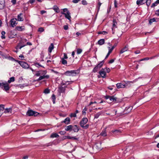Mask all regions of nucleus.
I'll return each mask as SVG.
<instances>
[{
	"mask_svg": "<svg viewBox=\"0 0 159 159\" xmlns=\"http://www.w3.org/2000/svg\"><path fill=\"white\" fill-rule=\"evenodd\" d=\"M47 71L46 70H40L36 71L35 75L36 76H39V78L36 80L35 81H39L44 79H48L49 78V75H46Z\"/></svg>",
	"mask_w": 159,
	"mask_h": 159,
	"instance_id": "obj_1",
	"label": "nucleus"
},
{
	"mask_svg": "<svg viewBox=\"0 0 159 159\" xmlns=\"http://www.w3.org/2000/svg\"><path fill=\"white\" fill-rule=\"evenodd\" d=\"M132 83V82L131 81H127L125 83H118L116 84V87L118 89L128 87L130 86V84Z\"/></svg>",
	"mask_w": 159,
	"mask_h": 159,
	"instance_id": "obj_2",
	"label": "nucleus"
},
{
	"mask_svg": "<svg viewBox=\"0 0 159 159\" xmlns=\"http://www.w3.org/2000/svg\"><path fill=\"white\" fill-rule=\"evenodd\" d=\"M76 70H71L66 71L64 73V74L68 76H73L76 75Z\"/></svg>",
	"mask_w": 159,
	"mask_h": 159,
	"instance_id": "obj_3",
	"label": "nucleus"
},
{
	"mask_svg": "<svg viewBox=\"0 0 159 159\" xmlns=\"http://www.w3.org/2000/svg\"><path fill=\"white\" fill-rule=\"evenodd\" d=\"M39 114V113L38 112L33 111L31 109L29 110L26 113L27 115L29 116H37Z\"/></svg>",
	"mask_w": 159,
	"mask_h": 159,
	"instance_id": "obj_4",
	"label": "nucleus"
},
{
	"mask_svg": "<svg viewBox=\"0 0 159 159\" xmlns=\"http://www.w3.org/2000/svg\"><path fill=\"white\" fill-rule=\"evenodd\" d=\"M104 64L103 61H101L93 69V72L95 73L99 70L102 67Z\"/></svg>",
	"mask_w": 159,
	"mask_h": 159,
	"instance_id": "obj_5",
	"label": "nucleus"
},
{
	"mask_svg": "<svg viewBox=\"0 0 159 159\" xmlns=\"http://www.w3.org/2000/svg\"><path fill=\"white\" fill-rule=\"evenodd\" d=\"M104 98L106 99H109L111 102H115L117 99V98L114 96L106 95L104 96Z\"/></svg>",
	"mask_w": 159,
	"mask_h": 159,
	"instance_id": "obj_6",
	"label": "nucleus"
},
{
	"mask_svg": "<svg viewBox=\"0 0 159 159\" xmlns=\"http://www.w3.org/2000/svg\"><path fill=\"white\" fill-rule=\"evenodd\" d=\"M16 61L23 68L25 69L29 68V66L27 63L19 60H16Z\"/></svg>",
	"mask_w": 159,
	"mask_h": 159,
	"instance_id": "obj_7",
	"label": "nucleus"
},
{
	"mask_svg": "<svg viewBox=\"0 0 159 159\" xmlns=\"http://www.w3.org/2000/svg\"><path fill=\"white\" fill-rule=\"evenodd\" d=\"M113 24H112V34H114L115 33V28H117V23L116 20L113 19Z\"/></svg>",
	"mask_w": 159,
	"mask_h": 159,
	"instance_id": "obj_8",
	"label": "nucleus"
},
{
	"mask_svg": "<svg viewBox=\"0 0 159 159\" xmlns=\"http://www.w3.org/2000/svg\"><path fill=\"white\" fill-rule=\"evenodd\" d=\"M88 121V119L87 118H83L80 122V126H82L86 124Z\"/></svg>",
	"mask_w": 159,
	"mask_h": 159,
	"instance_id": "obj_9",
	"label": "nucleus"
},
{
	"mask_svg": "<svg viewBox=\"0 0 159 159\" xmlns=\"http://www.w3.org/2000/svg\"><path fill=\"white\" fill-rule=\"evenodd\" d=\"M66 86L62 87V86H59L58 87V92L61 93H64L66 90Z\"/></svg>",
	"mask_w": 159,
	"mask_h": 159,
	"instance_id": "obj_10",
	"label": "nucleus"
},
{
	"mask_svg": "<svg viewBox=\"0 0 159 159\" xmlns=\"http://www.w3.org/2000/svg\"><path fill=\"white\" fill-rule=\"evenodd\" d=\"M99 73L102 78H105L106 77V73L104 71L103 69H102L100 71Z\"/></svg>",
	"mask_w": 159,
	"mask_h": 159,
	"instance_id": "obj_11",
	"label": "nucleus"
},
{
	"mask_svg": "<svg viewBox=\"0 0 159 159\" xmlns=\"http://www.w3.org/2000/svg\"><path fill=\"white\" fill-rule=\"evenodd\" d=\"M61 13L62 14L64 15L65 16V17L66 18L69 20H70L71 16L70 15V12L69 11H67V13H66L64 12H61Z\"/></svg>",
	"mask_w": 159,
	"mask_h": 159,
	"instance_id": "obj_12",
	"label": "nucleus"
},
{
	"mask_svg": "<svg viewBox=\"0 0 159 159\" xmlns=\"http://www.w3.org/2000/svg\"><path fill=\"white\" fill-rule=\"evenodd\" d=\"M128 50V45H126V46L122 48L120 51V53L122 54L125 51H127Z\"/></svg>",
	"mask_w": 159,
	"mask_h": 159,
	"instance_id": "obj_13",
	"label": "nucleus"
},
{
	"mask_svg": "<svg viewBox=\"0 0 159 159\" xmlns=\"http://www.w3.org/2000/svg\"><path fill=\"white\" fill-rule=\"evenodd\" d=\"M72 130L75 132H77L80 130V128L77 125H72Z\"/></svg>",
	"mask_w": 159,
	"mask_h": 159,
	"instance_id": "obj_14",
	"label": "nucleus"
},
{
	"mask_svg": "<svg viewBox=\"0 0 159 159\" xmlns=\"http://www.w3.org/2000/svg\"><path fill=\"white\" fill-rule=\"evenodd\" d=\"M101 143H96L95 144L94 147L98 150H101Z\"/></svg>",
	"mask_w": 159,
	"mask_h": 159,
	"instance_id": "obj_15",
	"label": "nucleus"
},
{
	"mask_svg": "<svg viewBox=\"0 0 159 159\" xmlns=\"http://www.w3.org/2000/svg\"><path fill=\"white\" fill-rule=\"evenodd\" d=\"M146 0H137L136 2V4L137 5H143L145 3Z\"/></svg>",
	"mask_w": 159,
	"mask_h": 159,
	"instance_id": "obj_16",
	"label": "nucleus"
},
{
	"mask_svg": "<svg viewBox=\"0 0 159 159\" xmlns=\"http://www.w3.org/2000/svg\"><path fill=\"white\" fill-rule=\"evenodd\" d=\"M54 48V46L53 44V43H51L48 48V52L50 53H51Z\"/></svg>",
	"mask_w": 159,
	"mask_h": 159,
	"instance_id": "obj_17",
	"label": "nucleus"
},
{
	"mask_svg": "<svg viewBox=\"0 0 159 159\" xmlns=\"http://www.w3.org/2000/svg\"><path fill=\"white\" fill-rule=\"evenodd\" d=\"M20 43H19V44L16 46L15 48L18 50L19 49H20L22 48L25 46V45H20Z\"/></svg>",
	"mask_w": 159,
	"mask_h": 159,
	"instance_id": "obj_18",
	"label": "nucleus"
},
{
	"mask_svg": "<svg viewBox=\"0 0 159 159\" xmlns=\"http://www.w3.org/2000/svg\"><path fill=\"white\" fill-rule=\"evenodd\" d=\"M4 90L7 91L9 90L10 87H9V84L7 83H6L5 85L4 86Z\"/></svg>",
	"mask_w": 159,
	"mask_h": 159,
	"instance_id": "obj_19",
	"label": "nucleus"
},
{
	"mask_svg": "<svg viewBox=\"0 0 159 159\" xmlns=\"http://www.w3.org/2000/svg\"><path fill=\"white\" fill-rule=\"evenodd\" d=\"M12 111V109L11 107L9 108H5L4 112L5 113H11Z\"/></svg>",
	"mask_w": 159,
	"mask_h": 159,
	"instance_id": "obj_20",
	"label": "nucleus"
},
{
	"mask_svg": "<svg viewBox=\"0 0 159 159\" xmlns=\"http://www.w3.org/2000/svg\"><path fill=\"white\" fill-rule=\"evenodd\" d=\"M22 13H20L17 16V20L19 21H23L24 20L23 18L21 17Z\"/></svg>",
	"mask_w": 159,
	"mask_h": 159,
	"instance_id": "obj_21",
	"label": "nucleus"
},
{
	"mask_svg": "<svg viewBox=\"0 0 159 159\" xmlns=\"http://www.w3.org/2000/svg\"><path fill=\"white\" fill-rule=\"evenodd\" d=\"M16 29L17 30L19 31H22L25 30V27L23 26H17L16 27Z\"/></svg>",
	"mask_w": 159,
	"mask_h": 159,
	"instance_id": "obj_22",
	"label": "nucleus"
},
{
	"mask_svg": "<svg viewBox=\"0 0 159 159\" xmlns=\"http://www.w3.org/2000/svg\"><path fill=\"white\" fill-rule=\"evenodd\" d=\"M70 118L69 117H67L62 122H63L65 123L66 124H68L70 123Z\"/></svg>",
	"mask_w": 159,
	"mask_h": 159,
	"instance_id": "obj_23",
	"label": "nucleus"
},
{
	"mask_svg": "<svg viewBox=\"0 0 159 159\" xmlns=\"http://www.w3.org/2000/svg\"><path fill=\"white\" fill-rule=\"evenodd\" d=\"M105 40L104 39H101L98 42V43L100 45H102L104 43Z\"/></svg>",
	"mask_w": 159,
	"mask_h": 159,
	"instance_id": "obj_24",
	"label": "nucleus"
},
{
	"mask_svg": "<svg viewBox=\"0 0 159 159\" xmlns=\"http://www.w3.org/2000/svg\"><path fill=\"white\" fill-rule=\"evenodd\" d=\"M16 21L14 19H12L11 20V25L14 27L16 25Z\"/></svg>",
	"mask_w": 159,
	"mask_h": 159,
	"instance_id": "obj_25",
	"label": "nucleus"
},
{
	"mask_svg": "<svg viewBox=\"0 0 159 159\" xmlns=\"http://www.w3.org/2000/svg\"><path fill=\"white\" fill-rule=\"evenodd\" d=\"M100 135L103 137H105L107 136V134L105 129H103L101 133H100Z\"/></svg>",
	"mask_w": 159,
	"mask_h": 159,
	"instance_id": "obj_26",
	"label": "nucleus"
},
{
	"mask_svg": "<svg viewBox=\"0 0 159 159\" xmlns=\"http://www.w3.org/2000/svg\"><path fill=\"white\" fill-rule=\"evenodd\" d=\"M72 125H70L66 127L65 130L66 131H71L72 130Z\"/></svg>",
	"mask_w": 159,
	"mask_h": 159,
	"instance_id": "obj_27",
	"label": "nucleus"
},
{
	"mask_svg": "<svg viewBox=\"0 0 159 159\" xmlns=\"http://www.w3.org/2000/svg\"><path fill=\"white\" fill-rule=\"evenodd\" d=\"M111 132H112L114 134H120L121 133V132L120 130H112L111 131Z\"/></svg>",
	"mask_w": 159,
	"mask_h": 159,
	"instance_id": "obj_28",
	"label": "nucleus"
},
{
	"mask_svg": "<svg viewBox=\"0 0 159 159\" xmlns=\"http://www.w3.org/2000/svg\"><path fill=\"white\" fill-rule=\"evenodd\" d=\"M101 4L102 3L100 2L99 0H98V4L96 6V7L98 9V11H99Z\"/></svg>",
	"mask_w": 159,
	"mask_h": 159,
	"instance_id": "obj_29",
	"label": "nucleus"
},
{
	"mask_svg": "<svg viewBox=\"0 0 159 159\" xmlns=\"http://www.w3.org/2000/svg\"><path fill=\"white\" fill-rule=\"evenodd\" d=\"M59 135L57 133H53L50 136V137L52 138H58Z\"/></svg>",
	"mask_w": 159,
	"mask_h": 159,
	"instance_id": "obj_30",
	"label": "nucleus"
},
{
	"mask_svg": "<svg viewBox=\"0 0 159 159\" xmlns=\"http://www.w3.org/2000/svg\"><path fill=\"white\" fill-rule=\"evenodd\" d=\"M102 112H99L97 113L94 116V118H98L99 116L102 114Z\"/></svg>",
	"mask_w": 159,
	"mask_h": 159,
	"instance_id": "obj_31",
	"label": "nucleus"
},
{
	"mask_svg": "<svg viewBox=\"0 0 159 159\" xmlns=\"http://www.w3.org/2000/svg\"><path fill=\"white\" fill-rule=\"evenodd\" d=\"M53 9L56 12H58L59 11V8L57 6H54L53 7Z\"/></svg>",
	"mask_w": 159,
	"mask_h": 159,
	"instance_id": "obj_32",
	"label": "nucleus"
},
{
	"mask_svg": "<svg viewBox=\"0 0 159 159\" xmlns=\"http://www.w3.org/2000/svg\"><path fill=\"white\" fill-rule=\"evenodd\" d=\"M132 107L130 106V107H126L125 110L127 111V112H129L130 111L132 110Z\"/></svg>",
	"mask_w": 159,
	"mask_h": 159,
	"instance_id": "obj_33",
	"label": "nucleus"
},
{
	"mask_svg": "<svg viewBox=\"0 0 159 159\" xmlns=\"http://www.w3.org/2000/svg\"><path fill=\"white\" fill-rule=\"evenodd\" d=\"M15 81V78L13 77H11L10 78V79L8 80V83H10L11 82H13Z\"/></svg>",
	"mask_w": 159,
	"mask_h": 159,
	"instance_id": "obj_34",
	"label": "nucleus"
},
{
	"mask_svg": "<svg viewBox=\"0 0 159 159\" xmlns=\"http://www.w3.org/2000/svg\"><path fill=\"white\" fill-rule=\"evenodd\" d=\"M156 20L154 18L151 19L149 21V24L150 25H151L153 22H156Z\"/></svg>",
	"mask_w": 159,
	"mask_h": 159,
	"instance_id": "obj_35",
	"label": "nucleus"
},
{
	"mask_svg": "<svg viewBox=\"0 0 159 159\" xmlns=\"http://www.w3.org/2000/svg\"><path fill=\"white\" fill-rule=\"evenodd\" d=\"M6 32L4 31H2L1 32L2 36L1 38L2 39H5V34Z\"/></svg>",
	"mask_w": 159,
	"mask_h": 159,
	"instance_id": "obj_36",
	"label": "nucleus"
},
{
	"mask_svg": "<svg viewBox=\"0 0 159 159\" xmlns=\"http://www.w3.org/2000/svg\"><path fill=\"white\" fill-rule=\"evenodd\" d=\"M52 101L53 104L55 103V100H56V97L55 96L54 94H53L52 96Z\"/></svg>",
	"mask_w": 159,
	"mask_h": 159,
	"instance_id": "obj_37",
	"label": "nucleus"
},
{
	"mask_svg": "<svg viewBox=\"0 0 159 159\" xmlns=\"http://www.w3.org/2000/svg\"><path fill=\"white\" fill-rule=\"evenodd\" d=\"M151 2V0H147L145 2V3H146V5L148 7L150 5Z\"/></svg>",
	"mask_w": 159,
	"mask_h": 159,
	"instance_id": "obj_38",
	"label": "nucleus"
},
{
	"mask_svg": "<svg viewBox=\"0 0 159 159\" xmlns=\"http://www.w3.org/2000/svg\"><path fill=\"white\" fill-rule=\"evenodd\" d=\"M108 32L105 31H100L98 33V34H102L103 35H105L107 34Z\"/></svg>",
	"mask_w": 159,
	"mask_h": 159,
	"instance_id": "obj_39",
	"label": "nucleus"
},
{
	"mask_svg": "<svg viewBox=\"0 0 159 159\" xmlns=\"http://www.w3.org/2000/svg\"><path fill=\"white\" fill-rule=\"evenodd\" d=\"M61 63L63 65H66L67 63V61L64 58H61Z\"/></svg>",
	"mask_w": 159,
	"mask_h": 159,
	"instance_id": "obj_40",
	"label": "nucleus"
},
{
	"mask_svg": "<svg viewBox=\"0 0 159 159\" xmlns=\"http://www.w3.org/2000/svg\"><path fill=\"white\" fill-rule=\"evenodd\" d=\"M50 90L48 89H45L44 91V93L45 94H48L50 93Z\"/></svg>",
	"mask_w": 159,
	"mask_h": 159,
	"instance_id": "obj_41",
	"label": "nucleus"
},
{
	"mask_svg": "<svg viewBox=\"0 0 159 159\" xmlns=\"http://www.w3.org/2000/svg\"><path fill=\"white\" fill-rule=\"evenodd\" d=\"M5 110L4 108V105L3 104H1L0 105V111H1V110Z\"/></svg>",
	"mask_w": 159,
	"mask_h": 159,
	"instance_id": "obj_42",
	"label": "nucleus"
},
{
	"mask_svg": "<svg viewBox=\"0 0 159 159\" xmlns=\"http://www.w3.org/2000/svg\"><path fill=\"white\" fill-rule=\"evenodd\" d=\"M82 52V50L80 48H78L77 50V53L79 54L81 53Z\"/></svg>",
	"mask_w": 159,
	"mask_h": 159,
	"instance_id": "obj_43",
	"label": "nucleus"
},
{
	"mask_svg": "<svg viewBox=\"0 0 159 159\" xmlns=\"http://www.w3.org/2000/svg\"><path fill=\"white\" fill-rule=\"evenodd\" d=\"M89 124H87L85 126L84 125L81 126V127L84 129H87L89 128Z\"/></svg>",
	"mask_w": 159,
	"mask_h": 159,
	"instance_id": "obj_44",
	"label": "nucleus"
},
{
	"mask_svg": "<svg viewBox=\"0 0 159 159\" xmlns=\"http://www.w3.org/2000/svg\"><path fill=\"white\" fill-rule=\"evenodd\" d=\"M108 48L109 51L108 53L110 54L112 52V50L114 49V47H112L111 48L110 47H108Z\"/></svg>",
	"mask_w": 159,
	"mask_h": 159,
	"instance_id": "obj_45",
	"label": "nucleus"
},
{
	"mask_svg": "<svg viewBox=\"0 0 159 159\" xmlns=\"http://www.w3.org/2000/svg\"><path fill=\"white\" fill-rule=\"evenodd\" d=\"M71 117H75L76 116V115L75 113H71L70 116Z\"/></svg>",
	"mask_w": 159,
	"mask_h": 159,
	"instance_id": "obj_46",
	"label": "nucleus"
},
{
	"mask_svg": "<svg viewBox=\"0 0 159 159\" xmlns=\"http://www.w3.org/2000/svg\"><path fill=\"white\" fill-rule=\"evenodd\" d=\"M81 2L82 4L83 5H86L87 4V2L85 0H83Z\"/></svg>",
	"mask_w": 159,
	"mask_h": 159,
	"instance_id": "obj_47",
	"label": "nucleus"
},
{
	"mask_svg": "<svg viewBox=\"0 0 159 159\" xmlns=\"http://www.w3.org/2000/svg\"><path fill=\"white\" fill-rule=\"evenodd\" d=\"M1 6H0V9L2 10L4 8L5 6V4L4 3H3L2 4H1Z\"/></svg>",
	"mask_w": 159,
	"mask_h": 159,
	"instance_id": "obj_48",
	"label": "nucleus"
},
{
	"mask_svg": "<svg viewBox=\"0 0 159 159\" xmlns=\"http://www.w3.org/2000/svg\"><path fill=\"white\" fill-rule=\"evenodd\" d=\"M66 133V132L65 131H61L59 132V133L62 135H64Z\"/></svg>",
	"mask_w": 159,
	"mask_h": 159,
	"instance_id": "obj_49",
	"label": "nucleus"
},
{
	"mask_svg": "<svg viewBox=\"0 0 159 159\" xmlns=\"http://www.w3.org/2000/svg\"><path fill=\"white\" fill-rule=\"evenodd\" d=\"M44 30V29L43 28L40 27L39 28L38 31L40 32H42Z\"/></svg>",
	"mask_w": 159,
	"mask_h": 159,
	"instance_id": "obj_50",
	"label": "nucleus"
},
{
	"mask_svg": "<svg viewBox=\"0 0 159 159\" xmlns=\"http://www.w3.org/2000/svg\"><path fill=\"white\" fill-rule=\"evenodd\" d=\"M6 83H0V87L2 88L4 87V86L5 85Z\"/></svg>",
	"mask_w": 159,
	"mask_h": 159,
	"instance_id": "obj_51",
	"label": "nucleus"
},
{
	"mask_svg": "<svg viewBox=\"0 0 159 159\" xmlns=\"http://www.w3.org/2000/svg\"><path fill=\"white\" fill-rule=\"evenodd\" d=\"M68 58L67 55L66 53H64V57L62 58H64V59H67Z\"/></svg>",
	"mask_w": 159,
	"mask_h": 159,
	"instance_id": "obj_52",
	"label": "nucleus"
},
{
	"mask_svg": "<svg viewBox=\"0 0 159 159\" xmlns=\"http://www.w3.org/2000/svg\"><path fill=\"white\" fill-rule=\"evenodd\" d=\"M157 3H156V2H155L154 3H153L152 5L151 6V7H154L156 6H157Z\"/></svg>",
	"mask_w": 159,
	"mask_h": 159,
	"instance_id": "obj_53",
	"label": "nucleus"
},
{
	"mask_svg": "<svg viewBox=\"0 0 159 159\" xmlns=\"http://www.w3.org/2000/svg\"><path fill=\"white\" fill-rule=\"evenodd\" d=\"M115 59H111L109 61L108 63L109 64H111L113 63L114 62Z\"/></svg>",
	"mask_w": 159,
	"mask_h": 159,
	"instance_id": "obj_54",
	"label": "nucleus"
},
{
	"mask_svg": "<svg viewBox=\"0 0 159 159\" xmlns=\"http://www.w3.org/2000/svg\"><path fill=\"white\" fill-rule=\"evenodd\" d=\"M80 0H73L72 1V2L74 3H77Z\"/></svg>",
	"mask_w": 159,
	"mask_h": 159,
	"instance_id": "obj_55",
	"label": "nucleus"
},
{
	"mask_svg": "<svg viewBox=\"0 0 159 159\" xmlns=\"http://www.w3.org/2000/svg\"><path fill=\"white\" fill-rule=\"evenodd\" d=\"M63 12L65 13V12H66V13H67V11H68V9L67 8H64V9H63Z\"/></svg>",
	"mask_w": 159,
	"mask_h": 159,
	"instance_id": "obj_56",
	"label": "nucleus"
},
{
	"mask_svg": "<svg viewBox=\"0 0 159 159\" xmlns=\"http://www.w3.org/2000/svg\"><path fill=\"white\" fill-rule=\"evenodd\" d=\"M64 29L65 30H67L68 29V26L67 25H65L64 26Z\"/></svg>",
	"mask_w": 159,
	"mask_h": 159,
	"instance_id": "obj_57",
	"label": "nucleus"
},
{
	"mask_svg": "<svg viewBox=\"0 0 159 159\" xmlns=\"http://www.w3.org/2000/svg\"><path fill=\"white\" fill-rule=\"evenodd\" d=\"M35 65L37 67H38L39 66H40L41 65L39 63L37 62L35 64Z\"/></svg>",
	"mask_w": 159,
	"mask_h": 159,
	"instance_id": "obj_58",
	"label": "nucleus"
},
{
	"mask_svg": "<svg viewBox=\"0 0 159 159\" xmlns=\"http://www.w3.org/2000/svg\"><path fill=\"white\" fill-rule=\"evenodd\" d=\"M155 14L157 16H159V10L156 11Z\"/></svg>",
	"mask_w": 159,
	"mask_h": 159,
	"instance_id": "obj_59",
	"label": "nucleus"
},
{
	"mask_svg": "<svg viewBox=\"0 0 159 159\" xmlns=\"http://www.w3.org/2000/svg\"><path fill=\"white\" fill-rule=\"evenodd\" d=\"M16 0H11V2H12L13 5H15L16 3Z\"/></svg>",
	"mask_w": 159,
	"mask_h": 159,
	"instance_id": "obj_60",
	"label": "nucleus"
},
{
	"mask_svg": "<svg viewBox=\"0 0 159 159\" xmlns=\"http://www.w3.org/2000/svg\"><path fill=\"white\" fill-rule=\"evenodd\" d=\"M105 69H106V71L107 72L109 73L110 71V70L109 68H106Z\"/></svg>",
	"mask_w": 159,
	"mask_h": 159,
	"instance_id": "obj_61",
	"label": "nucleus"
},
{
	"mask_svg": "<svg viewBox=\"0 0 159 159\" xmlns=\"http://www.w3.org/2000/svg\"><path fill=\"white\" fill-rule=\"evenodd\" d=\"M46 12V11L44 10H42L40 11L41 14L42 15L43 14Z\"/></svg>",
	"mask_w": 159,
	"mask_h": 159,
	"instance_id": "obj_62",
	"label": "nucleus"
},
{
	"mask_svg": "<svg viewBox=\"0 0 159 159\" xmlns=\"http://www.w3.org/2000/svg\"><path fill=\"white\" fill-rule=\"evenodd\" d=\"M35 1V0H30L29 2L30 3L32 4Z\"/></svg>",
	"mask_w": 159,
	"mask_h": 159,
	"instance_id": "obj_63",
	"label": "nucleus"
},
{
	"mask_svg": "<svg viewBox=\"0 0 159 159\" xmlns=\"http://www.w3.org/2000/svg\"><path fill=\"white\" fill-rule=\"evenodd\" d=\"M19 57H21V58H23L21 59V60H24V56L23 55L21 54L20 56H19Z\"/></svg>",
	"mask_w": 159,
	"mask_h": 159,
	"instance_id": "obj_64",
	"label": "nucleus"
}]
</instances>
